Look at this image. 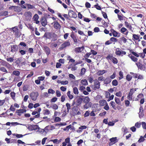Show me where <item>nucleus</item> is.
<instances>
[{
  "label": "nucleus",
  "mask_w": 146,
  "mask_h": 146,
  "mask_svg": "<svg viewBox=\"0 0 146 146\" xmlns=\"http://www.w3.org/2000/svg\"><path fill=\"white\" fill-rule=\"evenodd\" d=\"M111 41L116 42L117 41V39L113 37H111L110 39Z\"/></svg>",
  "instance_id": "nucleus-47"
},
{
  "label": "nucleus",
  "mask_w": 146,
  "mask_h": 146,
  "mask_svg": "<svg viewBox=\"0 0 146 146\" xmlns=\"http://www.w3.org/2000/svg\"><path fill=\"white\" fill-rule=\"evenodd\" d=\"M121 32L125 35H127L128 33L127 30L125 28L123 27L121 29Z\"/></svg>",
  "instance_id": "nucleus-13"
},
{
  "label": "nucleus",
  "mask_w": 146,
  "mask_h": 146,
  "mask_svg": "<svg viewBox=\"0 0 146 146\" xmlns=\"http://www.w3.org/2000/svg\"><path fill=\"white\" fill-rule=\"evenodd\" d=\"M115 102L118 105H120L121 104V102L120 101L119 99L115 97Z\"/></svg>",
  "instance_id": "nucleus-29"
},
{
  "label": "nucleus",
  "mask_w": 146,
  "mask_h": 146,
  "mask_svg": "<svg viewBox=\"0 0 146 146\" xmlns=\"http://www.w3.org/2000/svg\"><path fill=\"white\" fill-rule=\"evenodd\" d=\"M20 74V72L17 70L14 71L12 74V75H14L16 76H19Z\"/></svg>",
  "instance_id": "nucleus-26"
},
{
  "label": "nucleus",
  "mask_w": 146,
  "mask_h": 146,
  "mask_svg": "<svg viewBox=\"0 0 146 146\" xmlns=\"http://www.w3.org/2000/svg\"><path fill=\"white\" fill-rule=\"evenodd\" d=\"M101 106H104L107 104L106 101L105 100H101L99 102Z\"/></svg>",
  "instance_id": "nucleus-20"
},
{
  "label": "nucleus",
  "mask_w": 146,
  "mask_h": 146,
  "mask_svg": "<svg viewBox=\"0 0 146 146\" xmlns=\"http://www.w3.org/2000/svg\"><path fill=\"white\" fill-rule=\"evenodd\" d=\"M70 45V43L69 41H66L61 45V48L63 49L66 47Z\"/></svg>",
  "instance_id": "nucleus-9"
},
{
  "label": "nucleus",
  "mask_w": 146,
  "mask_h": 146,
  "mask_svg": "<svg viewBox=\"0 0 146 146\" xmlns=\"http://www.w3.org/2000/svg\"><path fill=\"white\" fill-rule=\"evenodd\" d=\"M144 140L145 139L144 138V137H143L142 136H141L140 138L138 140V141L139 143H140L143 141H144Z\"/></svg>",
  "instance_id": "nucleus-54"
},
{
  "label": "nucleus",
  "mask_w": 146,
  "mask_h": 146,
  "mask_svg": "<svg viewBox=\"0 0 146 146\" xmlns=\"http://www.w3.org/2000/svg\"><path fill=\"white\" fill-rule=\"evenodd\" d=\"M18 50V47L16 45H13L11 46V52H16Z\"/></svg>",
  "instance_id": "nucleus-19"
},
{
  "label": "nucleus",
  "mask_w": 146,
  "mask_h": 146,
  "mask_svg": "<svg viewBox=\"0 0 146 146\" xmlns=\"http://www.w3.org/2000/svg\"><path fill=\"white\" fill-rule=\"evenodd\" d=\"M110 104L111 106H112V107L113 108V109L115 110H116V108L115 107V102L113 101H111L110 103Z\"/></svg>",
  "instance_id": "nucleus-35"
},
{
  "label": "nucleus",
  "mask_w": 146,
  "mask_h": 146,
  "mask_svg": "<svg viewBox=\"0 0 146 146\" xmlns=\"http://www.w3.org/2000/svg\"><path fill=\"white\" fill-rule=\"evenodd\" d=\"M105 78L103 76H101L98 77V80L99 81H104Z\"/></svg>",
  "instance_id": "nucleus-60"
},
{
  "label": "nucleus",
  "mask_w": 146,
  "mask_h": 146,
  "mask_svg": "<svg viewBox=\"0 0 146 146\" xmlns=\"http://www.w3.org/2000/svg\"><path fill=\"white\" fill-rule=\"evenodd\" d=\"M106 72V71L104 70H100L97 72V74L98 76H101Z\"/></svg>",
  "instance_id": "nucleus-16"
},
{
  "label": "nucleus",
  "mask_w": 146,
  "mask_h": 146,
  "mask_svg": "<svg viewBox=\"0 0 146 146\" xmlns=\"http://www.w3.org/2000/svg\"><path fill=\"white\" fill-rule=\"evenodd\" d=\"M54 27L56 29H60L61 28V26L59 23L57 21L54 22Z\"/></svg>",
  "instance_id": "nucleus-8"
},
{
  "label": "nucleus",
  "mask_w": 146,
  "mask_h": 146,
  "mask_svg": "<svg viewBox=\"0 0 146 146\" xmlns=\"http://www.w3.org/2000/svg\"><path fill=\"white\" fill-rule=\"evenodd\" d=\"M82 98L79 97L76 99V105L77 106H79L80 105L82 102Z\"/></svg>",
  "instance_id": "nucleus-11"
},
{
  "label": "nucleus",
  "mask_w": 146,
  "mask_h": 146,
  "mask_svg": "<svg viewBox=\"0 0 146 146\" xmlns=\"http://www.w3.org/2000/svg\"><path fill=\"white\" fill-rule=\"evenodd\" d=\"M25 15L26 17H27L29 18H31L32 17V13L29 11H27L25 12Z\"/></svg>",
  "instance_id": "nucleus-18"
},
{
  "label": "nucleus",
  "mask_w": 146,
  "mask_h": 146,
  "mask_svg": "<svg viewBox=\"0 0 146 146\" xmlns=\"http://www.w3.org/2000/svg\"><path fill=\"white\" fill-rule=\"evenodd\" d=\"M141 124L139 122H137L136 123L135 126L137 128H139L141 126Z\"/></svg>",
  "instance_id": "nucleus-55"
},
{
  "label": "nucleus",
  "mask_w": 146,
  "mask_h": 146,
  "mask_svg": "<svg viewBox=\"0 0 146 146\" xmlns=\"http://www.w3.org/2000/svg\"><path fill=\"white\" fill-rule=\"evenodd\" d=\"M67 95L68 98L70 100L72 99L73 98V95L70 94V91H68L67 92Z\"/></svg>",
  "instance_id": "nucleus-27"
},
{
  "label": "nucleus",
  "mask_w": 146,
  "mask_h": 146,
  "mask_svg": "<svg viewBox=\"0 0 146 146\" xmlns=\"http://www.w3.org/2000/svg\"><path fill=\"white\" fill-rule=\"evenodd\" d=\"M50 113L49 110L48 109H46L43 111V114L45 115H49Z\"/></svg>",
  "instance_id": "nucleus-36"
},
{
  "label": "nucleus",
  "mask_w": 146,
  "mask_h": 146,
  "mask_svg": "<svg viewBox=\"0 0 146 146\" xmlns=\"http://www.w3.org/2000/svg\"><path fill=\"white\" fill-rule=\"evenodd\" d=\"M136 64L137 65L138 68L142 70L143 69V65L141 64L140 62H137L136 63Z\"/></svg>",
  "instance_id": "nucleus-22"
},
{
  "label": "nucleus",
  "mask_w": 146,
  "mask_h": 146,
  "mask_svg": "<svg viewBox=\"0 0 146 146\" xmlns=\"http://www.w3.org/2000/svg\"><path fill=\"white\" fill-rule=\"evenodd\" d=\"M128 56L133 61L135 62L137 61L138 59L135 57L134 56H132L130 54H129Z\"/></svg>",
  "instance_id": "nucleus-21"
},
{
  "label": "nucleus",
  "mask_w": 146,
  "mask_h": 146,
  "mask_svg": "<svg viewBox=\"0 0 146 146\" xmlns=\"http://www.w3.org/2000/svg\"><path fill=\"white\" fill-rule=\"evenodd\" d=\"M113 58V57L112 56L109 55L106 57V58L108 60H111Z\"/></svg>",
  "instance_id": "nucleus-49"
},
{
  "label": "nucleus",
  "mask_w": 146,
  "mask_h": 146,
  "mask_svg": "<svg viewBox=\"0 0 146 146\" xmlns=\"http://www.w3.org/2000/svg\"><path fill=\"white\" fill-rule=\"evenodd\" d=\"M57 98H56L54 97L51 100L50 102H54L57 100Z\"/></svg>",
  "instance_id": "nucleus-64"
},
{
  "label": "nucleus",
  "mask_w": 146,
  "mask_h": 146,
  "mask_svg": "<svg viewBox=\"0 0 146 146\" xmlns=\"http://www.w3.org/2000/svg\"><path fill=\"white\" fill-rule=\"evenodd\" d=\"M68 82L67 80H66L64 81H62L61 82V84L62 85H66L68 84Z\"/></svg>",
  "instance_id": "nucleus-63"
},
{
  "label": "nucleus",
  "mask_w": 146,
  "mask_h": 146,
  "mask_svg": "<svg viewBox=\"0 0 146 146\" xmlns=\"http://www.w3.org/2000/svg\"><path fill=\"white\" fill-rule=\"evenodd\" d=\"M44 50L47 55H49L50 53V49L48 46H44Z\"/></svg>",
  "instance_id": "nucleus-10"
},
{
  "label": "nucleus",
  "mask_w": 146,
  "mask_h": 146,
  "mask_svg": "<svg viewBox=\"0 0 146 146\" xmlns=\"http://www.w3.org/2000/svg\"><path fill=\"white\" fill-rule=\"evenodd\" d=\"M125 25L127 28H128L130 29H131V25H130L129 24L128 22L127 21H125Z\"/></svg>",
  "instance_id": "nucleus-34"
},
{
  "label": "nucleus",
  "mask_w": 146,
  "mask_h": 146,
  "mask_svg": "<svg viewBox=\"0 0 146 146\" xmlns=\"http://www.w3.org/2000/svg\"><path fill=\"white\" fill-rule=\"evenodd\" d=\"M111 60L113 63L114 64H116L118 62V60L117 58L114 57H113Z\"/></svg>",
  "instance_id": "nucleus-45"
},
{
  "label": "nucleus",
  "mask_w": 146,
  "mask_h": 146,
  "mask_svg": "<svg viewBox=\"0 0 146 146\" xmlns=\"http://www.w3.org/2000/svg\"><path fill=\"white\" fill-rule=\"evenodd\" d=\"M5 66L9 69L11 67V65L7 62H5Z\"/></svg>",
  "instance_id": "nucleus-62"
},
{
  "label": "nucleus",
  "mask_w": 146,
  "mask_h": 146,
  "mask_svg": "<svg viewBox=\"0 0 146 146\" xmlns=\"http://www.w3.org/2000/svg\"><path fill=\"white\" fill-rule=\"evenodd\" d=\"M26 110H24V109H20V110H16V112L17 113H18V115H20L21 114H20L23 113L24 112H26Z\"/></svg>",
  "instance_id": "nucleus-15"
},
{
  "label": "nucleus",
  "mask_w": 146,
  "mask_h": 146,
  "mask_svg": "<svg viewBox=\"0 0 146 146\" xmlns=\"http://www.w3.org/2000/svg\"><path fill=\"white\" fill-rule=\"evenodd\" d=\"M38 127L37 125H29L28 129L31 130H36L38 129Z\"/></svg>",
  "instance_id": "nucleus-7"
},
{
  "label": "nucleus",
  "mask_w": 146,
  "mask_h": 146,
  "mask_svg": "<svg viewBox=\"0 0 146 146\" xmlns=\"http://www.w3.org/2000/svg\"><path fill=\"white\" fill-rule=\"evenodd\" d=\"M0 70L4 72H5L6 73L8 72L6 70V69L3 67H1L0 68Z\"/></svg>",
  "instance_id": "nucleus-39"
},
{
  "label": "nucleus",
  "mask_w": 146,
  "mask_h": 146,
  "mask_svg": "<svg viewBox=\"0 0 146 146\" xmlns=\"http://www.w3.org/2000/svg\"><path fill=\"white\" fill-rule=\"evenodd\" d=\"M38 96V92H32L31 93L29 94L30 97L32 100L34 101H36L37 97Z\"/></svg>",
  "instance_id": "nucleus-2"
},
{
  "label": "nucleus",
  "mask_w": 146,
  "mask_h": 146,
  "mask_svg": "<svg viewBox=\"0 0 146 146\" xmlns=\"http://www.w3.org/2000/svg\"><path fill=\"white\" fill-rule=\"evenodd\" d=\"M11 96L12 98L13 99H15V93L13 92H12L10 93Z\"/></svg>",
  "instance_id": "nucleus-53"
},
{
  "label": "nucleus",
  "mask_w": 146,
  "mask_h": 146,
  "mask_svg": "<svg viewBox=\"0 0 146 146\" xmlns=\"http://www.w3.org/2000/svg\"><path fill=\"white\" fill-rule=\"evenodd\" d=\"M111 32L112 33L113 36L114 37H119V36H118V33L113 29L110 30Z\"/></svg>",
  "instance_id": "nucleus-17"
},
{
  "label": "nucleus",
  "mask_w": 146,
  "mask_h": 146,
  "mask_svg": "<svg viewBox=\"0 0 146 146\" xmlns=\"http://www.w3.org/2000/svg\"><path fill=\"white\" fill-rule=\"evenodd\" d=\"M86 104L84 105L83 107L84 108L87 109L90 107L91 106V103H85Z\"/></svg>",
  "instance_id": "nucleus-25"
},
{
  "label": "nucleus",
  "mask_w": 146,
  "mask_h": 146,
  "mask_svg": "<svg viewBox=\"0 0 146 146\" xmlns=\"http://www.w3.org/2000/svg\"><path fill=\"white\" fill-rule=\"evenodd\" d=\"M111 81V79L109 77H108L104 79V84H107L110 83Z\"/></svg>",
  "instance_id": "nucleus-12"
},
{
  "label": "nucleus",
  "mask_w": 146,
  "mask_h": 146,
  "mask_svg": "<svg viewBox=\"0 0 146 146\" xmlns=\"http://www.w3.org/2000/svg\"><path fill=\"white\" fill-rule=\"evenodd\" d=\"M120 77H119V79L121 80L123 78V73L121 71H120L119 74Z\"/></svg>",
  "instance_id": "nucleus-50"
},
{
  "label": "nucleus",
  "mask_w": 146,
  "mask_h": 146,
  "mask_svg": "<svg viewBox=\"0 0 146 146\" xmlns=\"http://www.w3.org/2000/svg\"><path fill=\"white\" fill-rule=\"evenodd\" d=\"M140 36V35H138L134 34H133V38L134 39V40H139Z\"/></svg>",
  "instance_id": "nucleus-30"
},
{
  "label": "nucleus",
  "mask_w": 146,
  "mask_h": 146,
  "mask_svg": "<svg viewBox=\"0 0 146 146\" xmlns=\"http://www.w3.org/2000/svg\"><path fill=\"white\" fill-rule=\"evenodd\" d=\"M52 107L53 109L54 110H57L58 108V106L56 104H54L52 105Z\"/></svg>",
  "instance_id": "nucleus-61"
},
{
  "label": "nucleus",
  "mask_w": 146,
  "mask_h": 146,
  "mask_svg": "<svg viewBox=\"0 0 146 146\" xmlns=\"http://www.w3.org/2000/svg\"><path fill=\"white\" fill-rule=\"evenodd\" d=\"M74 51L77 53L80 52L82 51V50H81L80 47H77L75 48Z\"/></svg>",
  "instance_id": "nucleus-41"
},
{
  "label": "nucleus",
  "mask_w": 146,
  "mask_h": 146,
  "mask_svg": "<svg viewBox=\"0 0 146 146\" xmlns=\"http://www.w3.org/2000/svg\"><path fill=\"white\" fill-rule=\"evenodd\" d=\"M68 14L71 17L76 18L77 17V14L73 11L69 10L68 11Z\"/></svg>",
  "instance_id": "nucleus-6"
},
{
  "label": "nucleus",
  "mask_w": 146,
  "mask_h": 146,
  "mask_svg": "<svg viewBox=\"0 0 146 146\" xmlns=\"http://www.w3.org/2000/svg\"><path fill=\"white\" fill-rule=\"evenodd\" d=\"M13 33L15 34V36L17 37H20L21 35V33L17 27H15L11 28Z\"/></svg>",
  "instance_id": "nucleus-3"
},
{
  "label": "nucleus",
  "mask_w": 146,
  "mask_h": 146,
  "mask_svg": "<svg viewBox=\"0 0 146 146\" xmlns=\"http://www.w3.org/2000/svg\"><path fill=\"white\" fill-rule=\"evenodd\" d=\"M120 39L121 41H123L124 43H125L127 42V39L124 37H121Z\"/></svg>",
  "instance_id": "nucleus-52"
},
{
  "label": "nucleus",
  "mask_w": 146,
  "mask_h": 146,
  "mask_svg": "<svg viewBox=\"0 0 146 146\" xmlns=\"http://www.w3.org/2000/svg\"><path fill=\"white\" fill-rule=\"evenodd\" d=\"M73 91L74 93L76 95H78L79 92L78 88L76 87L73 88Z\"/></svg>",
  "instance_id": "nucleus-24"
},
{
  "label": "nucleus",
  "mask_w": 146,
  "mask_h": 146,
  "mask_svg": "<svg viewBox=\"0 0 146 146\" xmlns=\"http://www.w3.org/2000/svg\"><path fill=\"white\" fill-rule=\"evenodd\" d=\"M94 89L96 90V89H98L100 88V83L97 80H95L94 81Z\"/></svg>",
  "instance_id": "nucleus-5"
},
{
  "label": "nucleus",
  "mask_w": 146,
  "mask_h": 146,
  "mask_svg": "<svg viewBox=\"0 0 146 146\" xmlns=\"http://www.w3.org/2000/svg\"><path fill=\"white\" fill-rule=\"evenodd\" d=\"M40 21L43 27H45L47 24V21L46 17H41Z\"/></svg>",
  "instance_id": "nucleus-4"
},
{
  "label": "nucleus",
  "mask_w": 146,
  "mask_h": 146,
  "mask_svg": "<svg viewBox=\"0 0 146 146\" xmlns=\"http://www.w3.org/2000/svg\"><path fill=\"white\" fill-rule=\"evenodd\" d=\"M29 86L28 84L24 85L23 88V90L24 91H26L28 89Z\"/></svg>",
  "instance_id": "nucleus-23"
},
{
  "label": "nucleus",
  "mask_w": 146,
  "mask_h": 146,
  "mask_svg": "<svg viewBox=\"0 0 146 146\" xmlns=\"http://www.w3.org/2000/svg\"><path fill=\"white\" fill-rule=\"evenodd\" d=\"M142 125L143 129H146V123L145 122H143L141 123Z\"/></svg>",
  "instance_id": "nucleus-59"
},
{
  "label": "nucleus",
  "mask_w": 146,
  "mask_h": 146,
  "mask_svg": "<svg viewBox=\"0 0 146 146\" xmlns=\"http://www.w3.org/2000/svg\"><path fill=\"white\" fill-rule=\"evenodd\" d=\"M132 50H130V52L133 55L136 56V57H138L139 55L138 54L134 52H131Z\"/></svg>",
  "instance_id": "nucleus-57"
},
{
  "label": "nucleus",
  "mask_w": 146,
  "mask_h": 146,
  "mask_svg": "<svg viewBox=\"0 0 146 146\" xmlns=\"http://www.w3.org/2000/svg\"><path fill=\"white\" fill-rule=\"evenodd\" d=\"M5 141H7V143H11L13 142H14L15 141H16V140L15 139H12L11 140V141H12L11 142L10 141V139H8L7 138H6L5 139Z\"/></svg>",
  "instance_id": "nucleus-37"
},
{
  "label": "nucleus",
  "mask_w": 146,
  "mask_h": 146,
  "mask_svg": "<svg viewBox=\"0 0 146 146\" xmlns=\"http://www.w3.org/2000/svg\"><path fill=\"white\" fill-rule=\"evenodd\" d=\"M112 84L113 86H116L118 84V82L117 80H114L112 81Z\"/></svg>",
  "instance_id": "nucleus-31"
},
{
  "label": "nucleus",
  "mask_w": 146,
  "mask_h": 146,
  "mask_svg": "<svg viewBox=\"0 0 146 146\" xmlns=\"http://www.w3.org/2000/svg\"><path fill=\"white\" fill-rule=\"evenodd\" d=\"M132 78V77L129 74H128L127 75L126 77V79L128 81H130L131 80V79Z\"/></svg>",
  "instance_id": "nucleus-46"
},
{
  "label": "nucleus",
  "mask_w": 146,
  "mask_h": 146,
  "mask_svg": "<svg viewBox=\"0 0 146 146\" xmlns=\"http://www.w3.org/2000/svg\"><path fill=\"white\" fill-rule=\"evenodd\" d=\"M81 83L84 85H88V82L87 80L86 79L82 80L81 82Z\"/></svg>",
  "instance_id": "nucleus-32"
},
{
  "label": "nucleus",
  "mask_w": 146,
  "mask_h": 146,
  "mask_svg": "<svg viewBox=\"0 0 146 146\" xmlns=\"http://www.w3.org/2000/svg\"><path fill=\"white\" fill-rule=\"evenodd\" d=\"M20 45H21V46H23L25 47V49L26 48L27 49H28V47L27 46V45L26 44L23 42H21L19 44V46Z\"/></svg>",
  "instance_id": "nucleus-28"
},
{
  "label": "nucleus",
  "mask_w": 146,
  "mask_h": 146,
  "mask_svg": "<svg viewBox=\"0 0 146 146\" xmlns=\"http://www.w3.org/2000/svg\"><path fill=\"white\" fill-rule=\"evenodd\" d=\"M119 48H117L116 49V51L115 52V54L117 55H121V51L119 50Z\"/></svg>",
  "instance_id": "nucleus-42"
},
{
  "label": "nucleus",
  "mask_w": 146,
  "mask_h": 146,
  "mask_svg": "<svg viewBox=\"0 0 146 146\" xmlns=\"http://www.w3.org/2000/svg\"><path fill=\"white\" fill-rule=\"evenodd\" d=\"M66 123H57L55 124V126H65L66 125Z\"/></svg>",
  "instance_id": "nucleus-51"
},
{
  "label": "nucleus",
  "mask_w": 146,
  "mask_h": 146,
  "mask_svg": "<svg viewBox=\"0 0 146 146\" xmlns=\"http://www.w3.org/2000/svg\"><path fill=\"white\" fill-rule=\"evenodd\" d=\"M117 137H113L110 139V141L111 142H114V143L115 142V141L116 140Z\"/></svg>",
  "instance_id": "nucleus-58"
},
{
  "label": "nucleus",
  "mask_w": 146,
  "mask_h": 146,
  "mask_svg": "<svg viewBox=\"0 0 146 146\" xmlns=\"http://www.w3.org/2000/svg\"><path fill=\"white\" fill-rule=\"evenodd\" d=\"M14 60V59L11 57L8 58L7 59V60L8 62H12Z\"/></svg>",
  "instance_id": "nucleus-56"
},
{
  "label": "nucleus",
  "mask_w": 146,
  "mask_h": 146,
  "mask_svg": "<svg viewBox=\"0 0 146 146\" xmlns=\"http://www.w3.org/2000/svg\"><path fill=\"white\" fill-rule=\"evenodd\" d=\"M70 36L73 39L74 42L76 43L77 42V39L74 35L73 34H71L70 35Z\"/></svg>",
  "instance_id": "nucleus-40"
},
{
  "label": "nucleus",
  "mask_w": 146,
  "mask_h": 146,
  "mask_svg": "<svg viewBox=\"0 0 146 146\" xmlns=\"http://www.w3.org/2000/svg\"><path fill=\"white\" fill-rule=\"evenodd\" d=\"M39 18V16L37 14H35L34 16L33 19H34V21H37L38 20Z\"/></svg>",
  "instance_id": "nucleus-44"
},
{
  "label": "nucleus",
  "mask_w": 146,
  "mask_h": 146,
  "mask_svg": "<svg viewBox=\"0 0 146 146\" xmlns=\"http://www.w3.org/2000/svg\"><path fill=\"white\" fill-rule=\"evenodd\" d=\"M90 99L88 96H86L83 98V102L85 103H90Z\"/></svg>",
  "instance_id": "nucleus-14"
},
{
  "label": "nucleus",
  "mask_w": 146,
  "mask_h": 146,
  "mask_svg": "<svg viewBox=\"0 0 146 146\" xmlns=\"http://www.w3.org/2000/svg\"><path fill=\"white\" fill-rule=\"evenodd\" d=\"M44 36L49 39H52L53 41L56 40L57 38V35L54 33H45Z\"/></svg>",
  "instance_id": "nucleus-1"
},
{
  "label": "nucleus",
  "mask_w": 146,
  "mask_h": 146,
  "mask_svg": "<svg viewBox=\"0 0 146 146\" xmlns=\"http://www.w3.org/2000/svg\"><path fill=\"white\" fill-rule=\"evenodd\" d=\"M55 93V91L52 89H49L48 90V93L53 94Z\"/></svg>",
  "instance_id": "nucleus-48"
},
{
  "label": "nucleus",
  "mask_w": 146,
  "mask_h": 146,
  "mask_svg": "<svg viewBox=\"0 0 146 146\" xmlns=\"http://www.w3.org/2000/svg\"><path fill=\"white\" fill-rule=\"evenodd\" d=\"M13 10L15 11H20V7L18 6H14Z\"/></svg>",
  "instance_id": "nucleus-33"
},
{
  "label": "nucleus",
  "mask_w": 146,
  "mask_h": 146,
  "mask_svg": "<svg viewBox=\"0 0 146 146\" xmlns=\"http://www.w3.org/2000/svg\"><path fill=\"white\" fill-rule=\"evenodd\" d=\"M66 106L67 107V112H68L70 109V105L69 103H67L66 104Z\"/></svg>",
  "instance_id": "nucleus-43"
},
{
  "label": "nucleus",
  "mask_w": 146,
  "mask_h": 146,
  "mask_svg": "<svg viewBox=\"0 0 146 146\" xmlns=\"http://www.w3.org/2000/svg\"><path fill=\"white\" fill-rule=\"evenodd\" d=\"M86 69L84 68H82L81 69V72L80 73V75H84Z\"/></svg>",
  "instance_id": "nucleus-38"
}]
</instances>
